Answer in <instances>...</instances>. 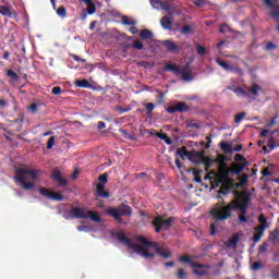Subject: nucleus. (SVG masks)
<instances>
[{"label": "nucleus", "instance_id": "nucleus-31", "mask_svg": "<svg viewBox=\"0 0 279 279\" xmlns=\"http://www.w3.org/2000/svg\"><path fill=\"white\" fill-rule=\"evenodd\" d=\"M217 64H219V66H221L222 69H226L227 71L228 69H230V65H228V63H226L225 61L217 60Z\"/></svg>", "mask_w": 279, "mask_h": 279}, {"label": "nucleus", "instance_id": "nucleus-58", "mask_svg": "<svg viewBox=\"0 0 279 279\" xmlns=\"http://www.w3.org/2000/svg\"><path fill=\"white\" fill-rule=\"evenodd\" d=\"M95 25H97V22H92L89 29H95Z\"/></svg>", "mask_w": 279, "mask_h": 279}, {"label": "nucleus", "instance_id": "nucleus-61", "mask_svg": "<svg viewBox=\"0 0 279 279\" xmlns=\"http://www.w3.org/2000/svg\"><path fill=\"white\" fill-rule=\"evenodd\" d=\"M166 267H173V263H167Z\"/></svg>", "mask_w": 279, "mask_h": 279}, {"label": "nucleus", "instance_id": "nucleus-62", "mask_svg": "<svg viewBox=\"0 0 279 279\" xmlns=\"http://www.w3.org/2000/svg\"><path fill=\"white\" fill-rule=\"evenodd\" d=\"M77 230H78V232H83V230H85V228L84 227H78Z\"/></svg>", "mask_w": 279, "mask_h": 279}, {"label": "nucleus", "instance_id": "nucleus-15", "mask_svg": "<svg viewBox=\"0 0 279 279\" xmlns=\"http://www.w3.org/2000/svg\"><path fill=\"white\" fill-rule=\"evenodd\" d=\"M160 23L165 29H171V25H173V20H171V17L166 16L161 19Z\"/></svg>", "mask_w": 279, "mask_h": 279}, {"label": "nucleus", "instance_id": "nucleus-6", "mask_svg": "<svg viewBox=\"0 0 279 279\" xmlns=\"http://www.w3.org/2000/svg\"><path fill=\"white\" fill-rule=\"evenodd\" d=\"M72 213L74 217H77L78 219H92V221H101V217H99V214L95 211L75 208Z\"/></svg>", "mask_w": 279, "mask_h": 279}, {"label": "nucleus", "instance_id": "nucleus-26", "mask_svg": "<svg viewBox=\"0 0 279 279\" xmlns=\"http://www.w3.org/2000/svg\"><path fill=\"white\" fill-rule=\"evenodd\" d=\"M57 14L58 16H62V17L66 16V9H64V7L59 8L57 10Z\"/></svg>", "mask_w": 279, "mask_h": 279}, {"label": "nucleus", "instance_id": "nucleus-33", "mask_svg": "<svg viewBox=\"0 0 279 279\" xmlns=\"http://www.w3.org/2000/svg\"><path fill=\"white\" fill-rule=\"evenodd\" d=\"M196 50L199 56H204V53H206V49L202 46H197Z\"/></svg>", "mask_w": 279, "mask_h": 279}, {"label": "nucleus", "instance_id": "nucleus-49", "mask_svg": "<svg viewBox=\"0 0 279 279\" xmlns=\"http://www.w3.org/2000/svg\"><path fill=\"white\" fill-rule=\"evenodd\" d=\"M252 269H253L254 271H256V269H260V264H258V263L253 264V265H252Z\"/></svg>", "mask_w": 279, "mask_h": 279}, {"label": "nucleus", "instance_id": "nucleus-38", "mask_svg": "<svg viewBox=\"0 0 279 279\" xmlns=\"http://www.w3.org/2000/svg\"><path fill=\"white\" fill-rule=\"evenodd\" d=\"M205 0H193V3L197 5L198 8H202L204 5Z\"/></svg>", "mask_w": 279, "mask_h": 279}, {"label": "nucleus", "instance_id": "nucleus-16", "mask_svg": "<svg viewBox=\"0 0 279 279\" xmlns=\"http://www.w3.org/2000/svg\"><path fill=\"white\" fill-rule=\"evenodd\" d=\"M87 5V13L88 14H95L97 12V9L95 8L93 0H83Z\"/></svg>", "mask_w": 279, "mask_h": 279}, {"label": "nucleus", "instance_id": "nucleus-18", "mask_svg": "<svg viewBox=\"0 0 279 279\" xmlns=\"http://www.w3.org/2000/svg\"><path fill=\"white\" fill-rule=\"evenodd\" d=\"M157 136L161 141H165V143H167V145H171V138H169V136H167L166 133H157Z\"/></svg>", "mask_w": 279, "mask_h": 279}, {"label": "nucleus", "instance_id": "nucleus-17", "mask_svg": "<svg viewBox=\"0 0 279 279\" xmlns=\"http://www.w3.org/2000/svg\"><path fill=\"white\" fill-rule=\"evenodd\" d=\"M75 86H77L78 88H88L90 87V83L86 80H76L75 81Z\"/></svg>", "mask_w": 279, "mask_h": 279}, {"label": "nucleus", "instance_id": "nucleus-42", "mask_svg": "<svg viewBox=\"0 0 279 279\" xmlns=\"http://www.w3.org/2000/svg\"><path fill=\"white\" fill-rule=\"evenodd\" d=\"M8 75H9V77H12V80H16V73H14V71L9 70Z\"/></svg>", "mask_w": 279, "mask_h": 279}, {"label": "nucleus", "instance_id": "nucleus-64", "mask_svg": "<svg viewBox=\"0 0 279 279\" xmlns=\"http://www.w3.org/2000/svg\"><path fill=\"white\" fill-rule=\"evenodd\" d=\"M5 102L3 100H0V106H4Z\"/></svg>", "mask_w": 279, "mask_h": 279}, {"label": "nucleus", "instance_id": "nucleus-29", "mask_svg": "<svg viewBox=\"0 0 279 279\" xmlns=\"http://www.w3.org/2000/svg\"><path fill=\"white\" fill-rule=\"evenodd\" d=\"M276 148V145H274V144H269V149H267V146H264L263 147V151H264V154H269L272 149H275Z\"/></svg>", "mask_w": 279, "mask_h": 279}, {"label": "nucleus", "instance_id": "nucleus-54", "mask_svg": "<svg viewBox=\"0 0 279 279\" xmlns=\"http://www.w3.org/2000/svg\"><path fill=\"white\" fill-rule=\"evenodd\" d=\"M260 134L262 136H267V134H269V130L264 129Z\"/></svg>", "mask_w": 279, "mask_h": 279}, {"label": "nucleus", "instance_id": "nucleus-19", "mask_svg": "<svg viewBox=\"0 0 279 279\" xmlns=\"http://www.w3.org/2000/svg\"><path fill=\"white\" fill-rule=\"evenodd\" d=\"M175 106L177 112H184L187 110L186 104L184 102H178Z\"/></svg>", "mask_w": 279, "mask_h": 279}, {"label": "nucleus", "instance_id": "nucleus-45", "mask_svg": "<svg viewBox=\"0 0 279 279\" xmlns=\"http://www.w3.org/2000/svg\"><path fill=\"white\" fill-rule=\"evenodd\" d=\"M230 29V27H228L227 25H222L221 27H220V32L223 34V33H226V32H228Z\"/></svg>", "mask_w": 279, "mask_h": 279}, {"label": "nucleus", "instance_id": "nucleus-21", "mask_svg": "<svg viewBox=\"0 0 279 279\" xmlns=\"http://www.w3.org/2000/svg\"><path fill=\"white\" fill-rule=\"evenodd\" d=\"M122 23H123V25H135L136 20H134L132 17L124 16V17H122Z\"/></svg>", "mask_w": 279, "mask_h": 279}, {"label": "nucleus", "instance_id": "nucleus-56", "mask_svg": "<svg viewBox=\"0 0 279 279\" xmlns=\"http://www.w3.org/2000/svg\"><path fill=\"white\" fill-rule=\"evenodd\" d=\"M130 32H131V34H137L138 29H136V27H131Z\"/></svg>", "mask_w": 279, "mask_h": 279}, {"label": "nucleus", "instance_id": "nucleus-8", "mask_svg": "<svg viewBox=\"0 0 279 279\" xmlns=\"http://www.w3.org/2000/svg\"><path fill=\"white\" fill-rule=\"evenodd\" d=\"M108 215H110V217H113V219H121V217H128L130 215H132V208H130V206H125L122 205L119 208H111L108 209Z\"/></svg>", "mask_w": 279, "mask_h": 279}, {"label": "nucleus", "instance_id": "nucleus-1", "mask_svg": "<svg viewBox=\"0 0 279 279\" xmlns=\"http://www.w3.org/2000/svg\"><path fill=\"white\" fill-rule=\"evenodd\" d=\"M119 239L129 250H132L135 254H140L146 260L154 258L155 254L161 255L162 258H169L171 256V251L160 250L156 243L150 242L143 235L137 236L136 244L132 243L123 233L120 234Z\"/></svg>", "mask_w": 279, "mask_h": 279}, {"label": "nucleus", "instance_id": "nucleus-63", "mask_svg": "<svg viewBox=\"0 0 279 279\" xmlns=\"http://www.w3.org/2000/svg\"><path fill=\"white\" fill-rule=\"evenodd\" d=\"M183 80L189 81L191 78L189 76H186V74H183Z\"/></svg>", "mask_w": 279, "mask_h": 279}, {"label": "nucleus", "instance_id": "nucleus-44", "mask_svg": "<svg viewBox=\"0 0 279 279\" xmlns=\"http://www.w3.org/2000/svg\"><path fill=\"white\" fill-rule=\"evenodd\" d=\"M234 160H236L238 162H241V160H243V155L236 154L234 157Z\"/></svg>", "mask_w": 279, "mask_h": 279}, {"label": "nucleus", "instance_id": "nucleus-27", "mask_svg": "<svg viewBox=\"0 0 279 279\" xmlns=\"http://www.w3.org/2000/svg\"><path fill=\"white\" fill-rule=\"evenodd\" d=\"M53 145H56V137L52 136L48 140L47 149H51Z\"/></svg>", "mask_w": 279, "mask_h": 279}, {"label": "nucleus", "instance_id": "nucleus-59", "mask_svg": "<svg viewBox=\"0 0 279 279\" xmlns=\"http://www.w3.org/2000/svg\"><path fill=\"white\" fill-rule=\"evenodd\" d=\"M211 162H213V159H207V160H206L207 167H210Z\"/></svg>", "mask_w": 279, "mask_h": 279}, {"label": "nucleus", "instance_id": "nucleus-11", "mask_svg": "<svg viewBox=\"0 0 279 279\" xmlns=\"http://www.w3.org/2000/svg\"><path fill=\"white\" fill-rule=\"evenodd\" d=\"M266 5L271 9V16L275 17L276 21L279 19V4L278 0H265Z\"/></svg>", "mask_w": 279, "mask_h": 279}, {"label": "nucleus", "instance_id": "nucleus-55", "mask_svg": "<svg viewBox=\"0 0 279 279\" xmlns=\"http://www.w3.org/2000/svg\"><path fill=\"white\" fill-rule=\"evenodd\" d=\"M175 165L178 169H182V163L180 162V159H175Z\"/></svg>", "mask_w": 279, "mask_h": 279}, {"label": "nucleus", "instance_id": "nucleus-35", "mask_svg": "<svg viewBox=\"0 0 279 279\" xmlns=\"http://www.w3.org/2000/svg\"><path fill=\"white\" fill-rule=\"evenodd\" d=\"M265 49L267 51H271V49H276V45H274L272 43H268L266 46H265Z\"/></svg>", "mask_w": 279, "mask_h": 279}, {"label": "nucleus", "instance_id": "nucleus-57", "mask_svg": "<svg viewBox=\"0 0 279 279\" xmlns=\"http://www.w3.org/2000/svg\"><path fill=\"white\" fill-rule=\"evenodd\" d=\"M37 108H38V106L32 105V106L29 107V110H31V112H34Z\"/></svg>", "mask_w": 279, "mask_h": 279}, {"label": "nucleus", "instance_id": "nucleus-13", "mask_svg": "<svg viewBox=\"0 0 279 279\" xmlns=\"http://www.w3.org/2000/svg\"><path fill=\"white\" fill-rule=\"evenodd\" d=\"M193 272L196 276H206L208 274V267L199 264H192Z\"/></svg>", "mask_w": 279, "mask_h": 279}, {"label": "nucleus", "instance_id": "nucleus-53", "mask_svg": "<svg viewBox=\"0 0 279 279\" xmlns=\"http://www.w3.org/2000/svg\"><path fill=\"white\" fill-rule=\"evenodd\" d=\"M104 128H106V123H104V122H98V129H99V130H104Z\"/></svg>", "mask_w": 279, "mask_h": 279}, {"label": "nucleus", "instance_id": "nucleus-40", "mask_svg": "<svg viewBox=\"0 0 279 279\" xmlns=\"http://www.w3.org/2000/svg\"><path fill=\"white\" fill-rule=\"evenodd\" d=\"M240 223H245L247 221V218H245V214H242L239 216Z\"/></svg>", "mask_w": 279, "mask_h": 279}, {"label": "nucleus", "instance_id": "nucleus-4", "mask_svg": "<svg viewBox=\"0 0 279 279\" xmlns=\"http://www.w3.org/2000/svg\"><path fill=\"white\" fill-rule=\"evenodd\" d=\"M216 162L218 165V172L216 174L217 180L222 184H230L232 181L229 177L230 170L226 167V156L218 155Z\"/></svg>", "mask_w": 279, "mask_h": 279}, {"label": "nucleus", "instance_id": "nucleus-34", "mask_svg": "<svg viewBox=\"0 0 279 279\" xmlns=\"http://www.w3.org/2000/svg\"><path fill=\"white\" fill-rule=\"evenodd\" d=\"M258 90H260V87L258 85L254 84L252 87L253 95H258Z\"/></svg>", "mask_w": 279, "mask_h": 279}, {"label": "nucleus", "instance_id": "nucleus-52", "mask_svg": "<svg viewBox=\"0 0 279 279\" xmlns=\"http://www.w3.org/2000/svg\"><path fill=\"white\" fill-rule=\"evenodd\" d=\"M243 149L242 145H238L235 148H232V151H241Z\"/></svg>", "mask_w": 279, "mask_h": 279}, {"label": "nucleus", "instance_id": "nucleus-3", "mask_svg": "<svg viewBox=\"0 0 279 279\" xmlns=\"http://www.w3.org/2000/svg\"><path fill=\"white\" fill-rule=\"evenodd\" d=\"M38 178V170H29L27 168H19L16 170L15 182L25 189V191H32L34 189V180Z\"/></svg>", "mask_w": 279, "mask_h": 279}, {"label": "nucleus", "instance_id": "nucleus-9", "mask_svg": "<svg viewBox=\"0 0 279 279\" xmlns=\"http://www.w3.org/2000/svg\"><path fill=\"white\" fill-rule=\"evenodd\" d=\"M258 221L260 225L257 228H255V234L253 236L254 243H258L260 241V238L263 236L265 230H267V228H269V223L265 219V215H260L258 218Z\"/></svg>", "mask_w": 279, "mask_h": 279}, {"label": "nucleus", "instance_id": "nucleus-28", "mask_svg": "<svg viewBox=\"0 0 279 279\" xmlns=\"http://www.w3.org/2000/svg\"><path fill=\"white\" fill-rule=\"evenodd\" d=\"M247 174H243L242 177H240V183L238 184L239 186H243V184L247 183Z\"/></svg>", "mask_w": 279, "mask_h": 279}, {"label": "nucleus", "instance_id": "nucleus-48", "mask_svg": "<svg viewBox=\"0 0 279 279\" xmlns=\"http://www.w3.org/2000/svg\"><path fill=\"white\" fill-rule=\"evenodd\" d=\"M146 110L151 112V110H154V104H146Z\"/></svg>", "mask_w": 279, "mask_h": 279}, {"label": "nucleus", "instance_id": "nucleus-46", "mask_svg": "<svg viewBox=\"0 0 279 279\" xmlns=\"http://www.w3.org/2000/svg\"><path fill=\"white\" fill-rule=\"evenodd\" d=\"M168 112H170V114H173V112H178V109H175V105L174 107H169Z\"/></svg>", "mask_w": 279, "mask_h": 279}, {"label": "nucleus", "instance_id": "nucleus-41", "mask_svg": "<svg viewBox=\"0 0 279 279\" xmlns=\"http://www.w3.org/2000/svg\"><path fill=\"white\" fill-rule=\"evenodd\" d=\"M215 234H217V230L215 229V223H213V225L210 226V235H211V236H215Z\"/></svg>", "mask_w": 279, "mask_h": 279}, {"label": "nucleus", "instance_id": "nucleus-51", "mask_svg": "<svg viewBox=\"0 0 279 279\" xmlns=\"http://www.w3.org/2000/svg\"><path fill=\"white\" fill-rule=\"evenodd\" d=\"M263 175H271V172H269V169L268 168H265L263 171H262Z\"/></svg>", "mask_w": 279, "mask_h": 279}, {"label": "nucleus", "instance_id": "nucleus-12", "mask_svg": "<svg viewBox=\"0 0 279 279\" xmlns=\"http://www.w3.org/2000/svg\"><path fill=\"white\" fill-rule=\"evenodd\" d=\"M39 193H40L41 195H45V196L48 197L49 199H53V201H56V202H60V201L64 199V196H62V194H60V193H58V192H51V191H49V190H47V189H41V190L39 191Z\"/></svg>", "mask_w": 279, "mask_h": 279}, {"label": "nucleus", "instance_id": "nucleus-50", "mask_svg": "<svg viewBox=\"0 0 279 279\" xmlns=\"http://www.w3.org/2000/svg\"><path fill=\"white\" fill-rule=\"evenodd\" d=\"M182 32H183V34H189V32H191V26H184L182 28Z\"/></svg>", "mask_w": 279, "mask_h": 279}, {"label": "nucleus", "instance_id": "nucleus-37", "mask_svg": "<svg viewBox=\"0 0 279 279\" xmlns=\"http://www.w3.org/2000/svg\"><path fill=\"white\" fill-rule=\"evenodd\" d=\"M52 93H53L54 95H60V93H62V88H60V86L53 87V88H52Z\"/></svg>", "mask_w": 279, "mask_h": 279}, {"label": "nucleus", "instance_id": "nucleus-47", "mask_svg": "<svg viewBox=\"0 0 279 279\" xmlns=\"http://www.w3.org/2000/svg\"><path fill=\"white\" fill-rule=\"evenodd\" d=\"M80 175V170H75L72 174V180H77V177Z\"/></svg>", "mask_w": 279, "mask_h": 279}, {"label": "nucleus", "instance_id": "nucleus-22", "mask_svg": "<svg viewBox=\"0 0 279 279\" xmlns=\"http://www.w3.org/2000/svg\"><path fill=\"white\" fill-rule=\"evenodd\" d=\"M154 35L150 33L149 29H144L142 31V33L140 34L141 38L147 39V38H151Z\"/></svg>", "mask_w": 279, "mask_h": 279}, {"label": "nucleus", "instance_id": "nucleus-5", "mask_svg": "<svg viewBox=\"0 0 279 279\" xmlns=\"http://www.w3.org/2000/svg\"><path fill=\"white\" fill-rule=\"evenodd\" d=\"M177 156H180L182 160H191V162H202L204 155L197 151H189L185 147L177 150Z\"/></svg>", "mask_w": 279, "mask_h": 279}, {"label": "nucleus", "instance_id": "nucleus-23", "mask_svg": "<svg viewBox=\"0 0 279 279\" xmlns=\"http://www.w3.org/2000/svg\"><path fill=\"white\" fill-rule=\"evenodd\" d=\"M165 45L168 49H170V51H175V49H178V46H175V44L173 41H165Z\"/></svg>", "mask_w": 279, "mask_h": 279}, {"label": "nucleus", "instance_id": "nucleus-10", "mask_svg": "<svg viewBox=\"0 0 279 279\" xmlns=\"http://www.w3.org/2000/svg\"><path fill=\"white\" fill-rule=\"evenodd\" d=\"M108 182V174L104 173L99 177L98 183L96 185V193L99 197H109L108 192L104 191L106 183Z\"/></svg>", "mask_w": 279, "mask_h": 279}, {"label": "nucleus", "instance_id": "nucleus-24", "mask_svg": "<svg viewBox=\"0 0 279 279\" xmlns=\"http://www.w3.org/2000/svg\"><path fill=\"white\" fill-rule=\"evenodd\" d=\"M150 4L153 5V8H155L156 10H160V8H162V4H160L159 0H150Z\"/></svg>", "mask_w": 279, "mask_h": 279}, {"label": "nucleus", "instance_id": "nucleus-2", "mask_svg": "<svg viewBox=\"0 0 279 279\" xmlns=\"http://www.w3.org/2000/svg\"><path fill=\"white\" fill-rule=\"evenodd\" d=\"M248 203L250 195H247V193H236L235 199L231 204L227 206L216 204L214 208L210 210V215L211 217H214V219H216V221H225V219L230 218L233 208H240V210H245Z\"/></svg>", "mask_w": 279, "mask_h": 279}, {"label": "nucleus", "instance_id": "nucleus-7", "mask_svg": "<svg viewBox=\"0 0 279 279\" xmlns=\"http://www.w3.org/2000/svg\"><path fill=\"white\" fill-rule=\"evenodd\" d=\"M173 221H175V219L173 218H162V217H157L155 218V220L153 221V225L155 227L156 232H160V230H169L170 226H173Z\"/></svg>", "mask_w": 279, "mask_h": 279}, {"label": "nucleus", "instance_id": "nucleus-60", "mask_svg": "<svg viewBox=\"0 0 279 279\" xmlns=\"http://www.w3.org/2000/svg\"><path fill=\"white\" fill-rule=\"evenodd\" d=\"M50 3L52 5V8L56 9V0H50Z\"/></svg>", "mask_w": 279, "mask_h": 279}, {"label": "nucleus", "instance_id": "nucleus-32", "mask_svg": "<svg viewBox=\"0 0 279 279\" xmlns=\"http://www.w3.org/2000/svg\"><path fill=\"white\" fill-rule=\"evenodd\" d=\"M181 263H187L191 267L195 265V263L191 262L190 257H180Z\"/></svg>", "mask_w": 279, "mask_h": 279}, {"label": "nucleus", "instance_id": "nucleus-20", "mask_svg": "<svg viewBox=\"0 0 279 279\" xmlns=\"http://www.w3.org/2000/svg\"><path fill=\"white\" fill-rule=\"evenodd\" d=\"M0 14H2V16H12V11H10L8 7H0Z\"/></svg>", "mask_w": 279, "mask_h": 279}, {"label": "nucleus", "instance_id": "nucleus-25", "mask_svg": "<svg viewBox=\"0 0 279 279\" xmlns=\"http://www.w3.org/2000/svg\"><path fill=\"white\" fill-rule=\"evenodd\" d=\"M221 148L228 154H232V147H230V144L223 143L221 144Z\"/></svg>", "mask_w": 279, "mask_h": 279}, {"label": "nucleus", "instance_id": "nucleus-36", "mask_svg": "<svg viewBox=\"0 0 279 279\" xmlns=\"http://www.w3.org/2000/svg\"><path fill=\"white\" fill-rule=\"evenodd\" d=\"M133 47L135 49H143V44L138 40L134 41Z\"/></svg>", "mask_w": 279, "mask_h": 279}, {"label": "nucleus", "instance_id": "nucleus-30", "mask_svg": "<svg viewBox=\"0 0 279 279\" xmlns=\"http://www.w3.org/2000/svg\"><path fill=\"white\" fill-rule=\"evenodd\" d=\"M245 119V113H240L235 116V123H241Z\"/></svg>", "mask_w": 279, "mask_h": 279}, {"label": "nucleus", "instance_id": "nucleus-39", "mask_svg": "<svg viewBox=\"0 0 279 279\" xmlns=\"http://www.w3.org/2000/svg\"><path fill=\"white\" fill-rule=\"evenodd\" d=\"M166 71H178V69L173 64H168L166 65Z\"/></svg>", "mask_w": 279, "mask_h": 279}, {"label": "nucleus", "instance_id": "nucleus-43", "mask_svg": "<svg viewBox=\"0 0 279 279\" xmlns=\"http://www.w3.org/2000/svg\"><path fill=\"white\" fill-rule=\"evenodd\" d=\"M178 278L184 279V270H183V269H179V271H178Z\"/></svg>", "mask_w": 279, "mask_h": 279}, {"label": "nucleus", "instance_id": "nucleus-14", "mask_svg": "<svg viewBox=\"0 0 279 279\" xmlns=\"http://www.w3.org/2000/svg\"><path fill=\"white\" fill-rule=\"evenodd\" d=\"M52 178L53 180H56V182H58V184H60L61 186H64V184H66V181L64 179H62V172H60L59 170H54L52 172Z\"/></svg>", "mask_w": 279, "mask_h": 279}]
</instances>
